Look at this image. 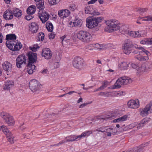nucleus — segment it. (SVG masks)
I'll return each instance as SVG.
<instances>
[{
	"label": "nucleus",
	"instance_id": "1",
	"mask_svg": "<svg viewBox=\"0 0 152 152\" xmlns=\"http://www.w3.org/2000/svg\"><path fill=\"white\" fill-rule=\"evenodd\" d=\"M107 26L104 28L105 31L108 33L117 31L120 28V23L115 19H110L105 21Z\"/></svg>",
	"mask_w": 152,
	"mask_h": 152
},
{
	"label": "nucleus",
	"instance_id": "2",
	"mask_svg": "<svg viewBox=\"0 0 152 152\" xmlns=\"http://www.w3.org/2000/svg\"><path fill=\"white\" fill-rule=\"evenodd\" d=\"M76 36L79 39L86 43L90 42L92 39L91 35L86 31L81 30L78 31L77 33Z\"/></svg>",
	"mask_w": 152,
	"mask_h": 152
},
{
	"label": "nucleus",
	"instance_id": "3",
	"mask_svg": "<svg viewBox=\"0 0 152 152\" xmlns=\"http://www.w3.org/2000/svg\"><path fill=\"white\" fill-rule=\"evenodd\" d=\"M103 20L102 17L94 18L88 17L86 19V26L89 28H95Z\"/></svg>",
	"mask_w": 152,
	"mask_h": 152
},
{
	"label": "nucleus",
	"instance_id": "4",
	"mask_svg": "<svg viewBox=\"0 0 152 152\" xmlns=\"http://www.w3.org/2000/svg\"><path fill=\"white\" fill-rule=\"evenodd\" d=\"M0 115L8 126H13L15 125V120L13 117L10 114L2 112L0 113Z\"/></svg>",
	"mask_w": 152,
	"mask_h": 152
},
{
	"label": "nucleus",
	"instance_id": "5",
	"mask_svg": "<svg viewBox=\"0 0 152 152\" xmlns=\"http://www.w3.org/2000/svg\"><path fill=\"white\" fill-rule=\"evenodd\" d=\"M7 47L13 51L19 50L22 47L21 43L17 40L11 42H7Z\"/></svg>",
	"mask_w": 152,
	"mask_h": 152
},
{
	"label": "nucleus",
	"instance_id": "6",
	"mask_svg": "<svg viewBox=\"0 0 152 152\" xmlns=\"http://www.w3.org/2000/svg\"><path fill=\"white\" fill-rule=\"evenodd\" d=\"M84 60L79 56H76L72 61V64L74 67L79 70L82 69L84 66Z\"/></svg>",
	"mask_w": 152,
	"mask_h": 152
},
{
	"label": "nucleus",
	"instance_id": "7",
	"mask_svg": "<svg viewBox=\"0 0 152 152\" xmlns=\"http://www.w3.org/2000/svg\"><path fill=\"white\" fill-rule=\"evenodd\" d=\"M140 114L142 117H145L149 114V112L152 113V106L150 103L147 104L145 107L139 109Z\"/></svg>",
	"mask_w": 152,
	"mask_h": 152
},
{
	"label": "nucleus",
	"instance_id": "8",
	"mask_svg": "<svg viewBox=\"0 0 152 152\" xmlns=\"http://www.w3.org/2000/svg\"><path fill=\"white\" fill-rule=\"evenodd\" d=\"M26 57L23 55H20L18 56L16 60V65L18 68H21L22 66L26 63Z\"/></svg>",
	"mask_w": 152,
	"mask_h": 152
},
{
	"label": "nucleus",
	"instance_id": "9",
	"mask_svg": "<svg viewBox=\"0 0 152 152\" xmlns=\"http://www.w3.org/2000/svg\"><path fill=\"white\" fill-rule=\"evenodd\" d=\"M80 140L78 135H72L67 136L65 138L64 140L61 141L58 143L55 144L53 145L58 146L67 142H72L76 140Z\"/></svg>",
	"mask_w": 152,
	"mask_h": 152
},
{
	"label": "nucleus",
	"instance_id": "10",
	"mask_svg": "<svg viewBox=\"0 0 152 152\" xmlns=\"http://www.w3.org/2000/svg\"><path fill=\"white\" fill-rule=\"evenodd\" d=\"M39 18L43 23L46 22L49 18V14L46 12L39 10L38 13Z\"/></svg>",
	"mask_w": 152,
	"mask_h": 152
},
{
	"label": "nucleus",
	"instance_id": "11",
	"mask_svg": "<svg viewBox=\"0 0 152 152\" xmlns=\"http://www.w3.org/2000/svg\"><path fill=\"white\" fill-rule=\"evenodd\" d=\"M133 45L130 43H126L123 45L122 50L124 53L127 55L129 54L132 51V48Z\"/></svg>",
	"mask_w": 152,
	"mask_h": 152
},
{
	"label": "nucleus",
	"instance_id": "12",
	"mask_svg": "<svg viewBox=\"0 0 152 152\" xmlns=\"http://www.w3.org/2000/svg\"><path fill=\"white\" fill-rule=\"evenodd\" d=\"M52 56V53L50 50L48 48H45L42 49V56L45 59H50Z\"/></svg>",
	"mask_w": 152,
	"mask_h": 152
},
{
	"label": "nucleus",
	"instance_id": "13",
	"mask_svg": "<svg viewBox=\"0 0 152 152\" xmlns=\"http://www.w3.org/2000/svg\"><path fill=\"white\" fill-rule=\"evenodd\" d=\"M29 85L30 89L33 92H34L39 89V83L35 79H33L31 80Z\"/></svg>",
	"mask_w": 152,
	"mask_h": 152
},
{
	"label": "nucleus",
	"instance_id": "14",
	"mask_svg": "<svg viewBox=\"0 0 152 152\" xmlns=\"http://www.w3.org/2000/svg\"><path fill=\"white\" fill-rule=\"evenodd\" d=\"M127 105L129 107L131 108H137L140 106L139 100L138 99L130 100L128 102Z\"/></svg>",
	"mask_w": 152,
	"mask_h": 152
},
{
	"label": "nucleus",
	"instance_id": "15",
	"mask_svg": "<svg viewBox=\"0 0 152 152\" xmlns=\"http://www.w3.org/2000/svg\"><path fill=\"white\" fill-rule=\"evenodd\" d=\"M105 132L107 133V136L110 137L112 134L115 135L117 132V129L115 128H112L111 127H104Z\"/></svg>",
	"mask_w": 152,
	"mask_h": 152
},
{
	"label": "nucleus",
	"instance_id": "16",
	"mask_svg": "<svg viewBox=\"0 0 152 152\" xmlns=\"http://www.w3.org/2000/svg\"><path fill=\"white\" fill-rule=\"evenodd\" d=\"M28 64H34L36 62L37 60V54L31 52H29L28 54Z\"/></svg>",
	"mask_w": 152,
	"mask_h": 152
},
{
	"label": "nucleus",
	"instance_id": "17",
	"mask_svg": "<svg viewBox=\"0 0 152 152\" xmlns=\"http://www.w3.org/2000/svg\"><path fill=\"white\" fill-rule=\"evenodd\" d=\"M70 12L68 10L66 9H62L58 11V14L61 18L64 19L69 16L70 15Z\"/></svg>",
	"mask_w": 152,
	"mask_h": 152
},
{
	"label": "nucleus",
	"instance_id": "18",
	"mask_svg": "<svg viewBox=\"0 0 152 152\" xmlns=\"http://www.w3.org/2000/svg\"><path fill=\"white\" fill-rule=\"evenodd\" d=\"M2 67L3 70L7 73L10 72L12 70V64L9 61H6L3 62Z\"/></svg>",
	"mask_w": 152,
	"mask_h": 152
},
{
	"label": "nucleus",
	"instance_id": "19",
	"mask_svg": "<svg viewBox=\"0 0 152 152\" xmlns=\"http://www.w3.org/2000/svg\"><path fill=\"white\" fill-rule=\"evenodd\" d=\"M83 24V21L80 19L76 18L71 21L69 24L72 26H75L77 27H81Z\"/></svg>",
	"mask_w": 152,
	"mask_h": 152
},
{
	"label": "nucleus",
	"instance_id": "20",
	"mask_svg": "<svg viewBox=\"0 0 152 152\" xmlns=\"http://www.w3.org/2000/svg\"><path fill=\"white\" fill-rule=\"evenodd\" d=\"M3 17L6 20H9L12 19L13 17L12 11L10 10H8L5 11L4 13Z\"/></svg>",
	"mask_w": 152,
	"mask_h": 152
},
{
	"label": "nucleus",
	"instance_id": "21",
	"mask_svg": "<svg viewBox=\"0 0 152 152\" xmlns=\"http://www.w3.org/2000/svg\"><path fill=\"white\" fill-rule=\"evenodd\" d=\"M114 116L113 114L112 113L111 114H108L105 115H100L96 117V119L97 121H101V120H106L108 119H110Z\"/></svg>",
	"mask_w": 152,
	"mask_h": 152
},
{
	"label": "nucleus",
	"instance_id": "22",
	"mask_svg": "<svg viewBox=\"0 0 152 152\" xmlns=\"http://www.w3.org/2000/svg\"><path fill=\"white\" fill-rule=\"evenodd\" d=\"M14 82L12 80H8L5 82L3 86V89L6 90H10V88L14 86Z\"/></svg>",
	"mask_w": 152,
	"mask_h": 152
},
{
	"label": "nucleus",
	"instance_id": "23",
	"mask_svg": "<svg viewBox=\"0 0 152 152\" xmlns=\"http://www.w3.org/2000/svg\"><path fill=\"white\" fill-rule=\"evenodd\" d=\"M29 30L32 33H35L37 32L38 29V26L36 23H31L29 26Z\"/></svg>",
	"mask_w": 152,
	"mask_h": 152
},
{
	"label": "nucleus",
	"instance_id": "24",
	"mask_svg": "<svg viewBox=\"0 0 152 152\" xmlns=\"http://www.w3.org/2000/svg\"><path fill=\"white\" fill-rule=\"evenodd\" d=\"M27 71L29 74H32L36 70V67L34 64H28Z\"/></svg>",
	"mask_w": 152,
	"mask_h": 152
},
{
	"label": "nucleus",
	"instance_id": "25",
	"mask_svg": "<svg viewBox=\"0 0 152 152\" xmlns=\"http://www.w3.org/2000/svg\"><path fill=\"white\" fill-rule=\"evenodd\" d=\"M16 36L14 34H10L7 35L6 36V39L7 41L6 43V44L7 46V42H11L12 41H14L16 40Z\"/></svg>",
	"mask_w": 152,
	"mask_h": 152
},
{
	"label": "nucleus",
	"instance_id": "26",
	"mask_svg": "<svg viewBox=\"0 0 152 152\" xmlns=\"http://www.w3.org/2000/svg\"><path fill=\"white\" fill-rule=\"evenodd\" d=\"M128 118V115H125L118 118L114 119L113 121L114 123H121L126 121Z\"/></svg>",
	"mask_w": 152,
	"mask_h": 152
},
{
	"label": "nucleus",
	"instance_id": "27",
	"mask_svg": "<svg viewBox=\"0 0 152 152\" xmlns=\"http://www.w3.org/2000/svg\"><path fill=\"white\" fill-rule=\"evenodd\" d=\"M120 78L122 85H127L128 83H131L132 81L131 79L126 77H122Z\"/></svg>",
	"mask_w": 152,
	"mask_h": 152
},
{
	"label": "nucleus",
	"instance_id": "28",
	"mask_svg": "<svg viewBox=\"0 0 152 152\" xmlns=\"http://www.w3.org/2000/svg\"><path fill=\"white\" fill-rule=\"evenodd\" d=\"M36 10V7L32 5L29 7L27 10V12L28 15H32L34 14Z\"/></svg>",
	"mask_w": 152,
	"mask_h": 152
},
{
	"label": "nucleus",
	"instance_id": "29",
	"mask_svg": "<svg viewBox=\"0 0 152 152\" xmlns=\"http://www.w3.org/2000/svg\"><path fill=\"white\" fill-rule=\"evenodd\" d=\"M49 68L51 70L58 68L60 66V63L59 62H54L53 63H50L49 64Z\"/></svg>",
	"mask_w": 152,
	"mask_h": 152
},
{
	"label": "nucleus",
	"instance_id": "30",
	"mask_svg": "<svg viewBox=\"0 0 152 152\" xmlns=\"http://www.w3.org/2000/svg\"><path fill=\"white\" fill-rule=\"evenodd\" d=\"M129 63L126 62H122L118 64V67L121 70H125L127 69L129 66Z\"/></svg>",
	"mask_w": 152,
	"mask_h": 152
},
{
	"label": "nucleus",
	"instance_id": "31",
	"mask_svg": "<svg viewBox=\"0 0 152 152\" xmlns=\"http://www.w3.org/2000/svg\"><path fill=\"white\" fill-rule=\"evenodd\" d=\"M35 1H37L36 6L38 9L39 10L43 11L44 10H43L45 8L44 2L42 1L41 0Z\"/></svg>",
	"mask_w": 152,
	"mask_h": 152
},
{
	"label": "nucleus",
	"instance_id": "32",
	"mask_svg": "<svg viewBox=\"0 0 152 152\" xmlns=\"http://www.w3.org/2000/svg\"><path fill=\"white\" fill-rule=\"evenodd\" d=\"M120 30L121 32L124 34H128L129 31V30L128 27L125 25H123L120 27Z\"/></svg>",
	"mask_w": 152,
	"mask_h": 152
},
{
	"label": "nucleus",
	"instance_id": "33",
	"mask_svg": "<svg viewBox=\"0 0 152 152\" xmlns=\"http://www.w3.org/2000/svg\"><path fill=\"white\" fill-rule=\"evenodd\" d=\"M12 12L13 15L16 17H19L21 15V11L18 9H14Z\"/></svg>",
	"mask_w": 152,
	"mask_h": 152
},
{
	"label": "nucleus",
	"instance_id": "34",
	"mask_svg": "<svg viewBox=\"0 0 152 152\" xmlns=\"http://www.w3.org/2000/svg\"><path fill=\"white\" fill-rule=\"evenodd\" d=\"M92 133V132L91 131L83 132L80 135H78L79 140L81 139L83 137H84L86 136H88Z\"/></svg>",
	"mask_w": 152,
	"mask_h": 152
},
{
	"label": "nucleus",
	"instance_id": "35",
	"mask_svg": "<svg viewBox=\"0 0 152 152\" xmlns=\"http://www.w3.org/2000/svg\"><path fill=\"white\" fill-rule=\"evenodd\" d=\"M147 119L144 118L137 125V128L138 129H140L147 123Z\"/></svg>",
	"mask_w": 152,
	"mask_h": 152
},
{
	"label": "nucleus",
	"instance_id": "36",
	"mask_svg": "<svg viewBox=\"0 0 152 152\" xmlns=\"http://www.w3.org/2000/svg\"><path fill=\"white\" fill-rule=\"evenodd\" d=\"M113 94L112 93L108 91L106 92H100L98 93L99 96H101L104 97H109L112 96Z\"/></svg>",
	"mask_w": 152,
	"mask_h": 152
},
{
	"label": "nucleus",
	"instance_id": "37",
	"mask_svg": "<svg viewBox=\"0 0 152 152\" xmlns=\"http://www.w3.org/2000/svg\"><path fill=\"white\" fill-rule=\"evenodd\" d=\"M148 56H135V58L141 61H144L148 60L149 58Z\"/></svg>",
	"mask_w": 152,
	"mask_h": 152
},
{
	"label": "nucleus",
	"instance_id": "38",
	"mask_svg": "<svg viewBox=\"0 0 152 152\" xmlns=\"http://www.w3.org/2000/svg\"><path fill=\"white\" fill-rule=\"evenodd\" d=\"M46 28L47 30L50 32H52L53 29V26L52 23L48 22L46 24Z\"/></svg>",
	"mask_w": 152,
	"mask_h": 152
},
{
	"label": "nucleus",
	"instance_id": "39",
	"mask_svg": "<svg viewBox=\"0 0 152 152\" xmlns=\"http://www.w3.org/2000/svg\"><path fill=\"white\" fill-rule=\"evenodd\" d=\"M120 79L119 78L117 80L114 84V87L113 88H119L121 87V85H122Z\"/></svg>",
	"mask_w": 152,
	"mask_h": 152
},
{
	"label": "nucleus",
	"instance_id": "40",
	"mask_svg": "<svg viewBox=\"0 0 152 152\" xmlns=\"http://www.w3.org/2000/svg\"><path fill=\"white\" fill-rule=\"evenodd\" d=\"M8 141L11 143H14V137L12 134L11 133L6 135Z\"/></svg>",
	"mask_w": 152,
	"mask_h": 152
},
{
	"label": "nucleus",
	"instance_id": "41",
	"mask_svg": "<svg viewBox=\"0 0 152 152\" xmlns=\"http://www.w3.org/2000/svg\"><path fill=\"white\" fill-rule=\"evenodd\" d=\"M147 8H142L138 7L136 9V11L138 12L140 15H142L143 13L146 12L147 10Z\"/></svg>",
	"mask_w": 152,
	"mask_h": 152
},
{
	"label": "nucleus",
	"instance_id": "42",
	"mask_svg": "<svg viewBox=\"0 0 152 152\" xmlns=\"http://www.w3.org/2000/svg\"><path fill=\"white\" fill-rule=\"evenodd\" d=\"M93 7L89 6L86 7L85 8V13L87 14H90L91 15Z\"/></svg>",
	"mask_w": 152,
	"mask_h": 152
},
{
	"label": "nucleus",
	"instance_id": "43",
	"mask_svg": "<svg viewBox=\"0 0 152 152\" xmlns=\"http://www.w3.org/2000/svg\"><path fill=\"white\" fill-rule=\"evenodd\" d=\"M61 0H48V2L50 5L53 6L57 4Z\"/></svg>",
	"mask_w": 152,
	"mask_h": 152
},
{
	"label": "nucleus",
	"instance_id": "44",
	"mask_svg": "<svg viewBox=\"0 0 152 152\" xmlns=\"http://www.w3.org/2000/svg\"><path fill=\"white\" fill-rule=\"evenodd\" d=\"M139 50H142L141 52V53L142 52L144 53L147 56H148L150 54V53L148 51L146 50L144 47H139Z\"/></svg>",
	"mask_w": 152,
	"mask_h": 152
},
{
	"label": "nucleus",
	"instance_id": "45",
	"mask_svg": "<svg viewBox=\"0 0 152 152\" xmlns=\"http://www.w3.org/2000/svg\"><path fill=\"white\" fill-rule=\"evenodd\" d=\"M142 21H152V16H147L143 17Z\"/></svg>",
	"mask_w": 152,
	"mask_h": 152
},
{
	"label": "nucleus",
	"instance_id": "46",
	"mask_svg": "<svg viewBox=\"0 0 152 152\" xmlns=\"http://www.w3.org/2000/svg\"><path fill=\"white\" fill-rule=\"evenodd\" d=\"M99 14L100 13L95 8H94L93 7L91 15L94 16H97L99 15Z\"/></svg>",
	"mask_w": 152,
	"mask_h": 152
},
{
	"label": "nucleus",
	"instance_id": "47",
	"mask_svg": "<svg viewBox=\"0 0 152 152\" xmlns=\"http://www.w3.org/2000/svg\"><path fill=\"white\" fill-rule=\"evenodd\" d=\"M45 37V35L42 32L39 33L38 35V40L39 41H43Z\"/></svg>",
	"mask_w": 152,
	"mask_h": 152
},
{
	"label": "nucleus",
	"instance_id": "48",
	"mask_svg": "<svg viewBox=\"0 0 152 152\" xmlns=\"http://www.w3.org/2000/svg\"><path fill=\"white\" fill-rule=\"evenodd\" d=\"M138 31L140 37H145L147 34L145 30H142Z\"/></svg>",
	"mask_w": 152,
	"mask_h": 152
},
{
	"label": "nucleus",
	"instance_id": "49",
	"mask_svg": "<svg viewBox=\"0 0 152 152\" xmlns=\"http://www.w3.org/2000/svg\"><path fill=\"white\" fill-rule=\"evenodd\" d=\"M94 132H105L104 129V127H101L99 128L96 129L94 130Z\"/></svg>",
	"mask_w": 152,
	"mask_h": 152
},
{
	"label": "nucleus",
	"instance_id": "50",
	"mask_svg": "<svg viewBox=\"0 0 152 152\" xmlns=\"http://www.w3.org/2000/svg\"><path fill=\"white\" fill-rule=\"evenodd\" d=\"M39 48V47L38 45L37 44L34 45L32 47H30V49L33 51H36Z\"/></svg>",
	"mask_w": 152,
	"mask_h": 152
},
{
	"label": "nucleus",
	"instance_id": "51",
	"mask_svg": "<svg viewBox=\"0 0 152 152\" xmlns=\"http://www.w3.org/2000/svg\"><path fill=\"white\" fill-rule=\"evenodd\" d=\"M112 94H117V96H119L124 95H125L126 93L125 92L120 91L116 93L112 92Z\"/></svg>",
	"mask_w": 152,
	"mask_h": 152
},
{
	"label": "nucleus",
	"instance_id": "52",
	"mask_svg": "<svg viewBox=\"0 0 152 152\" xmlns=\"http://www.w3.org/2000/svg\"><path fill=\"white\" fill-rule=\"evenodd\" d=\"M93 47H94L95 48L98 49L99 50L103 49L104 48L102 45L99 44H96L93 45Z\"/></svg>",
	"mask_w": 152,
	"mask_h": 152
},
{
	"label": "nucleus",
	"instance_id": "53",
	"mask_svg": "<svg viewBox=\"0 0 152 152\" xmlns=\"http://www.w3.org/2000/svg\"><path fill=\"white\" fill-rule=\"evenodd\" d=\"M76 5L74 4H70L69 7V9L71 11H73L76 8Z\"/></svg>",
	"mask_w": 152,
	"mask_h": 152
},
{
	"label": "nucleus",
	"instance_id": "54",
	"mask_svg": "<svg viewBox=\"0 0 152 152\" xmlns=\"http://www.w3.org/2000/svg\"><path fill=\"white\" fill-rule=\"evenodd\" d=\"M140 43L142 45H148L147 38L143 39L142 40L140 41Z\"/></svg>",
	"mask_w": 152,
	"mask_h": 152
},
{
	"label": "nucleus",
	"instance_id": "55",
	"mask_svg": "<svg viewBox=\"0 0 152 152\" xmlns=\"http://www.w3.org/2000/svg\"><path fill=\"white\" fill-rule=\"evenodd\" d=\"M132 67L135 69L137 70V71L139 72L140 71V70H141V67H139L137 65L134 64H131Z\"/></svg>",
	"mask_w": 152,
	"mask_h": 152
},
{
	"label": "nucleus",
	"instance_id": "56",
	"mask_svg": "<svg viewBox=\"0 0 152 152\" xmlns=\"http://www.w3.org/2000/svg\"><path fill=\"white\" fill-rule=\"evenodd\" d=\"M107 82H104L103 84L101 86L99 87V91H101L104 89L106 87V85H107Z\"/></svg>",
	"mask_w": 152,
	"mask_h": 152
},
{
	"label": "nucleus",
	"instance_id": "57",
	"mask_svg": "<svg viewBox=\"0 0 152 152\" xmlns=\"http://www.w3.org/2000/svg\"><path fill=\"white\" fill-rule=\"evenodd\" d=\"M128 35L131 37L134 38V31H130Z\"/></svg>",
	"mask_w": 152,
	"mask_h": 152
},
{
	"label": "nucleus",
	"instance_id": "58",
	"mask_svg": "<svg viewBox=\"0 0 152 152\" xmlns=\"http://www.w3.org/2000/svg\"><path fill=\"white\" fill-rule=\"evenodd\" d=\"M149 144V143L148 142H146L143 143L142 144L140 145V147H142V148H143V149L145 150V148L148 146Z\"/></svg>",
	"mask_w": 152,
	"mask_h": 152
},
{
	"label": "nucleus",
	"instance_id": "59",
	"mask_svg": "<svg viewBox=\"0 0 152 152\" xmlns=\"http://www.w3.org/2000/svg\"><path fill=\"white\" fill-rule=\"evenodd\" d=\"M31 15H28L25 16V18L28 20H30L33 18Z\"/></svg>",
	"mask_w": 152,
	"mask_h": 152
},
{
	"label": "nucleus",
	"instance_id": "60",
	"mask_svg": "<svg viewBox=\"0 0 152 152\" xmlns=\"http://www.w3.org/2000/svg\"><path fill=\"white\" fill-rule=\"evenodd\" d=\"M92 47H93V45L92 44H90L86 46L85 48L86 49H87L90 50H92L93 49L92 48Z\"/></svg>",
	"mask_w": 152,
	"mask_h": 152
},
{
	"label": "nucleus",
	"instance_id": "61",
	"mask_svg": "<svg viewBox=\"0 0 152 152\" xmlns=\"http://www.w3.org/2000/svg\"><path fill=\"white\" fill-rule=\"evenodd\" d=\"M55 36V34L54 33H50L49 36V38L50 39H53L54 38Z\"/></svg>",
	"mask_w": 152,
	"mask_h": 152
},
{
	"label": "nucleus",
	"instance_id": "62",
	"mask_svg": "<svg viewBox=\"0 0 152 152\" xmlns=\"http://www.w3.org/2000/svg\"><path fill=\"white\" fill-rule=\"evenodd\" d=\"M148 45H152V38H147Z\"/></svg>",
	"mask_w": 152,
	"mask_h": 152
},
{
	"label": "nucleus",
	"instance_id": "63",
	"mask_svg": "<svg viewBox=\"0 0 152 152\" xmlns=\"http://www.w3.org/2000/svg\"><path fill=\"white\" fill-rule=\"evenodd\" d=\"M97 0H91L88 2V4H92L95 3Z\"/></svg>",
	"mask_w": 152,
	"mask_h": 152
},
{
	"label": "nucleus",
	"instance_id": "64",
	"mask_svg": "<svg viewBox=\"0 0 152 152\" xmlns=\"http://www.w3.org/2000/svg\"><path fill=\"white\" fill-rule=\"evenodd\" d=\"M134 38L140 37L138 31H134Z\"/></svg>",
	"mask_w": 152,
	"mask_h": 152
}]
</instances>
